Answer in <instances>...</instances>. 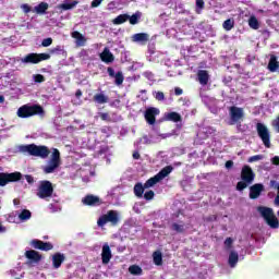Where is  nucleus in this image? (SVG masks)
<instances>
[{
    "instance_id": "obj_18",
    "label": "nucleus",
    "mask_w": 279,
    "mask_h": 279,
    "mask_svg": "<svg viewBox=\"0 0 279 279\" xmlns=\"http://www.w3.org/2000/svg\"><path fill=\"white\" fill-rule=\"evenodd\" d=\"M36 250H40L41 252H50V250H53V244H51V242L36 240Z\"/></svg>"
},
{
    "instance_id": "obj_50",
    "label": "nucleus",
    "mask_w": 279,
    "mask_h": 279,
    "mask_svg": "<svg viewBox=\"0 0 279 279\" xmlns=\"http://www.w3.org/2000/svg\"><path fill=\"white\" fill-rule=\"evenodd\" d=\"M258 160H263V155H254L248 158V162H257Z\"/></svg>"
},
{
    "instance_id": "obj_37",
    "label": "nucleus",
    "mask_w": 279,
    "mask_h": 279,
    "mask_svg": "<svg viewBox=\"0 0 279 279\" xmlns=\"http://www.w3.org/2000/svg\"><path fill=\"white\" fill-rule=\"evenodd\" d=\"M223 29H226V32H230L231 29L234 28V20L232 19H228L223 22L222 24Z\"/></svg>"
},
{
    "instance_id": "obj_40",
    "label": "nucleus",
    "mask_w": 279,
    "mask_h": 279,
    "mask_svg": "<svg viewBox=\"0 0 279 279\" xmlns=\"http://www.w3.org/2000/svg\"><path fill=\"white\" fill-rule=\"evenodd\" d=\"M64 51V49L62 48V46H56L54 48H51L48 50V53L51 56H60V53Z\"/></svg>"
},
{
    "instance_id": "obj_11",
    "label": "nucleus",
    "mask_w": 279,
    "mask_h": 279,
    "mask_svg": "<svg viewBox=\"0 0 279 279\" xmlns=\"http://www.w3.org/2000/svg\"><path fill=\"white\" fill-rule=\"evenodd\" d=\"M265 191V186L260 183H256L250 187V199H258L260 197V193Z\"/></svg>"
},
{
    "instance_id": "obj_58",
    "label": "nucleus",
    "mask_w": 279,
    "mask_h": 279,
    "mask_svg": "<svg viewBox=\"0 0 279 279\" xmlns=\"http://www.w3.org/2000/svg\"><path fill=\"white\" fill-rule=\"evenodd\" d=\"M271 162L272 165L279 166V157L278 156L272 157Z\"/></svg>"
},
{
    "instance_id": "obj_42",
    "label": "nucleus",
    "mask_w": 279,
    "mask_h": 279,
    "mask_svg": "<svg viewBox=\"0 0 279 279\" xmlns=\"http://www.w3.org/2000/svg\"><path fill=\"white\" fill-rule=\"evenodd\" d=\"M138 19H141V13H134L132 16L129 15V22L131 25H136L138 23Z\"/></svg>"
},
{
    "instance_id": "obj_32",
    "label": "nucleus",
    "mask_w": 279,
    "mask_h": 279,
    "mask_svg": "<svg viewBox=\"0 0 279 279\" xmlns=\"http://www.w3.org/2000/svg\"><path fill=\"white\" fill-rule=\"evenodd\" d=\"M129 271L132 276H143V268H141L138 265L130 266Z\"/></svg>"
},
{
    "instance_id": "obj_5",
    "label": "nucleus",
    "mask_w": 279,
    "mask_h": 279,
    "mask_svg": "<svg viewBox=\"0 0 279 279\" xmlns=\"http://www.w3.org/2000/svg\"><path fill=\"white\" fill-rule=\"evenodd\" d=\"M256 130L263 144L269 149V147H271V135L269 134V129H267L265 124L258 122L256 124Z\"/></svg>"
},
{
    "instance_id": "obj_13",
    "label": "nucleus",
    "mask_w": 279,
    "mask_h": 279,
    "mask_svg": "<svg viewBox=\"0 0 279 279\" xmlns=\"http://www.w3.org/2000/svg\"><path fill=\"white\" fill-rule=\"evenodd\" d=\"M107 73L109 75V77H114V84L117 86H121V84H123V81L125 80V77L123 76V72H118L114 74V69L109 68L107 69Z\"/></svg>"
},
{
    "instance_id": "obj_3",
    "label": "nucleus",
    "mask_w": 279,
    "mask_h": 279,
    "mask_svg": "<svg viewBox=\"0 0 279 279\" xmlns=\"http://www.w3.org/2000/svg\"><path fill=\"white\" fill-rule=\"evenodd\" d=\"M119 221H121V218H119V211L111 209L98 218L97 226L99 228H104L106 223H110L111 226H119Z\"/></svg>"
},
{
    "instance_id": "obj_43",
    "label": "nucleus",
    "mask_w": 279,
    "mask_h": 279,
    "mask_svg": "<svg viewBox=\"0 0 279 279\" xmlns=\"http://www.w3.org/2000/svg\"><path fill=\"white\" fill-rule=\"evenodd\" d=\"M155 196H156V193H154V191L149 190V191L145 192L144 199H146V202H151V199H154Z\"/></svg>"
},
{
    "instance_id": "obj_8",
    "label": "nucleus",
    "mask_w": 279,
    "mask_h": 279,
    "mask_svg": "<svg viewBox=\"0 0 279 279\" xmlns=\"http://www.w3.org/2000/svg\"><path fill=\"white\" fill-rule=\"evenodd\" d=\"M160 114V109L156 107H149L144 112V118L148 125H156V117Z\"/></svg>"
},
{
    "instance_id": "obj_24",
    "label": "nucleus",
    "mask_w": 279,
    "mask_h": 279,
    "mask_svg": "<svg viewBox=\"0 0 279 279\" xmlns=\"http://www.w3.org/2000/svg\"><path fill=\"white\" fill-rule=\"evenodd\" d=\"M228 263L231 268L236 267V263H239V253L236 251L230 252Z\"/></svg>"
},
{
    "instance_id": "obj_35",
    "label": "nucleus",
    "mask_w": 279,
    "mask_h": 279,
    "mask_svg": "<svg viewBox=\"0 0 279 279\" xmlns=\"http://www.w3.org/2000/svg\"><path fill=\"white\" fill-rule=\"evenodd\" d=\"M25 64H36V53H29L22 59Z\"/></svg>"
},
{
    "instance_id": "obj_27",
    "label": "nucleus",
    "mask_w": 279,
    "mask_h": 279,
    "mask_svg": "<svg viewBox=\"0 0 279 279\" xmlns=\"http://www.w3.org/2000/svg\"><path fill=\"white\" fill-rule=\"evenodd\" d=\"M93 99H94L95 104H100V105L108 104V101H109L108 96H106L104 93L94 95Z\"/></svg>"
},
{
    "instance_id": "obj_48",
    "label": "nucleus",
    "mask_w": 279,
    "mask_h": 279,
    "mask_svg": "<svg viewBox=\"0 0 279 279\" xmlns=\"http://www.w3.org/2000/svg\"><path fill=\"white\" fill-rule=\"evenodd\" d=\"M86 37L81 36L78 39H76V47H84L86 45Z\"/></svg>"
},
{
    "instance_id": "obj_38",
    "label": "nucleus",
    "mask_w": 279,
    "mask_h": 279,
    "mask_svg": "<svg viewBox=\"0 0 279 279\" xmlns=\"http://www.w3.org/2000/svg\"><path fill=\"white\" fill-rule=\"evenodd\" d=\"M19 219H21V221H27V219H32V211L27 209L22 210L19 215Z\"/></svg>"
},
{
    "instance_id": "obj_54",
    "label": "nucleus",
    "mask_w": 279,
    "mask_h": 279,
    "mask_svg": "<svg viewBox=\"0 0 279 279\" xmlns=\"http://www.w3.org/2000/svg\"><path fill=\"white\" fill-rule=\"evenodd\" d=\"M21 8L23 12H25V14H28V12H32V8L28 4H22Z\"/></svg>"
},
{
    "instance_id": "obj_61",
    "label": "nucleus",
    "mask_w": 279,
    "mask_h": 279,
    "mask_svg": "<svg viewBox=\"0 0 279 279\" xmlns=\"http://www.w3.org/2000/svg\"><path fill=\"white\" fill-rule=\"evenodd\" d=\"M40 260H43V255H40V253H36V263H40Z\"/></svg>"
},
{
    "instance_id": "obj_4",
    "label": "nucleus",
    "mask_w": 279,
    "mask_h": 279,
    "mask_svg": "<svg viewBox=\"0 0 279 279\" xmlns=\"http://www.w3.org/2000/svg\"><path fill=\"white\" fill-rule=\"evenodd\" d=\"M37 195L40 197V199L51 197L53 195V183L47 180L40 181Z\"/></svg>"
},
{
    "instance_id": "obj_28",
    "label": "nucleus",
    "mask_w": 279,
    "mask_h": 279,
    "mask_svg": "<svg viewBox=\"0 0 279 279\" xmlns=\"http://www.w3.org/2000/svg\"><path fill=\"white\" fill-rule=\"evenodd\" d=\"M145 189H147V187H145V185H143V183H136L134 185V195L136 197H143V193H145Z\"/></svg>"
},
{
    "instance_id": "obj_23",
    "label": "nucleus",
    "mask_w": 279,
    "mask_h": 279,
    "mask_svg": "<svg viewBox=\"0 0 279 279\" xmlns=\"http://www.w3.org/2000/svg\"><path fill=\"white\" fill-rule=\"evenodd\" d=\"M278 69H279L278 57L271 56L268 62V70L270 71V73H276Z\"/></svg>"
},
{
    "instance_id": "obj_25",
    "label": "nucleus",
    "mask_w": 279,
    "mask_h": 279,
    "mask_svg": "<svg viewBox=\"0 0 279 279\" xmlns=\"http://www.w3.org/2000/svg\"><path fill=\"white\" fill-rule=\"evenodd\" d=\"M166 119L167 121H172L173 123H180V121H182V116L175 111H172L166 116Z\"/></svg>"
},
{
    "instance_id": "obj_60",
    "label": "nucleus",
    "mask_w": 279,
    "mask_h": 279,
    "mask_svg": "<svg viewBox=\"0 0 279 279\" xmlns=\"http://www.w3.org/2000/svg\"><path fill=\"white\" fill-rule=\"evenodd\" d=\"M270 186H271V189H278V182H276V180H271Z\"/></svg>"
},
{
    "instance_id": "obj_6",
    "label": "nucleus",
    "mask_w": 279,
    "mask_h": 279,
    "mask_svg": "<svg viewBox=\"0 0 279 279\" xmlns=\"http://www.w3.org/2000/svg\"><path fill=\"white\" fill-rule=\"evenodd\" d=\"M229 114H230V125H235V123H241L243 119L245 118V112L243 111V108L232 106L229 108Z\"/></svg>"
},
{
    "instance_id": "obj_30",
    "label": "nucleus",
    "mask_w": 279,
    "mask_h": 279,
    "mask_svg": "<svg viewBox=\"0 0 279 279\" xmlns=\"http://www.w3.org/2000/svg\"><path fill=\"white\" fill-rule=\"evenodd\" d=\"M129 19V14H120L113 20V25H123V23H126Z\"/></svg>"
},
{
    "instance_id": "obj_59",
    "label": "nucleus",
    "mask_w": 279,
    "mask_h": 279,
    "mask_svg": "<svg viewBox=\"0 0 279 279\" xmlns=\"http://www.w3.org/2000/svg\"><path fill=\"white\" fill-rule=\"evenodd\" d=\"M133 158H134V160H141V153L134 151L133 153Z\"/></svg>"
},
{
    "instance_id": "obj_19",
    "label": "nucleus",
    "mask_w": 279,
    "mask_h": 279,
    "mask_svg": "<svg viewBox=\"0 0 279 279\" xmlns=\"http://www.w3.org/2000/svg\"><path fill=\"white\" fill-rule=\"evenodd\" d=\"M198 82L202 84V86L208 85V80H210V76L208 75V71L206 70H199L197 73Z\"/></svg>"
},
{
    "instance_id": "obj_20",
    "label": "nucleus",
    "mask_w": 279,
    "mask_h": 279,
    "mask_svg": "<svg viewBox=\"0 0 279 279\" xmlns=\"http://www.w3.org/2000/svg\"><path fill=\"white\" fill-rule=\"evenodd\" d=\"M171 171H173V166H166L165 168H162L157 174V179H159V182L161 180H165V178H167Z\"/></svg>"
},
{
    "instance_id": "obj_41",
    "label": "nucleus",
    "mask_w": 279,
    "mask_h": 279,
    "mask_svg": "<svg viewBox=\"0 0 279 279\" xmlns=\"http://www.w3.org/2000/svg\"><path fill=\"white\" fill-rule=\"evenodd\" d=\"M25 256L31 263H36V251L35 250L26 251Z\"/></svg>"
},
{
    "instance_id": "obj_56",
    "label": "nucleus",
    "mask_w": 279,
    "mask_h": 279,
    "mask_svg": "<svg viewBox=\"0 0 279 279\" xmlns=\"http://www.w3.org/2000/svg\"><path fill=\"white\" fill-rule=\"evenodd\" d=\"M81 36H83L82 33H80L77 31L72 33V38H75V40H77Z\"/></svg>"
},
{
    "instance_id": "obj_52",
    "label": "nucleus",
    "mask_w": 279,
    "mask_h": 279,
    "mask_svg": "<svg viewBox=\"0 0 279 279\" xmlns=\"http://www.w3.org/2000/svg\"><path fill=\"white\" fill-rule=\"evenodd\" d=\"M45 82V76L43 74H36V83L43 84Z\"/></svg>"
},
{
    "instance_id": "obj_34",
    "label": "nucleus",
    "mask_w": 279,
    "mask_h": 279,
    "mask_svg": "<svg viewBox=\"0 0 279 279\" xmlns=\"http://www.w3.org/2000/svg\"><path fill=\"white\" fill-rule=\"evenodd\" d=\"M158 182H160V179L157 175H155L144 183V189H151V186L158 184Z\"/></svg>"
},
{
    "instance_id": "obj_47",
    "label": "nucleus",
    "mask_w": 279,
    "mask_h": 279,
    "mask_svg": "<svg viewBox=\"0 0 279 279\" xmlns=\"http://www.w3.org/2000/svg\"><path fill=\"white\" fill-rule=\"evenodd\" d=\"M232 243H234V240L232 238H227L225 240L226 250H232Z\"/></svg>"
},
{
    "instance_id": "obj_9",
    "label": "nucleus",
    "mask_w": 279,
    "mask_h": 279,
    "mask_svg": "<svg viewBox=\"0 0 279 279\" xmlns=\"http://www.w3.org/2000/svg\"><path fill=\"white\" fill-rule=\"evenodd\" d=\"M34 116H36V105H33L31 107L24 105L17 110V117H20V119H29V117Z\"/></svg>"
},
{
    "instance_id": "obj_36",
    "label": "nucleus",
    "mask_w": 279,
    "mask_h": 279,
    "mask_svg": "<svg viewBox=\"0 0 279 279\" xmlns=\"http://www.w3.org/2000/svg\"><path fill=\"white\" fill-rule=\"evenodd\" d=\"M153 260H154L155 265H157V266L162 265V253H160V251L154 252Z\"/></svg>"
},
{
    "instance_id": "obj_17",
    "label": "nucleus",
    "mask_w": 279,
    "mask_h": 279,
    "mask_svg": "<svg viewBox=\"0 0 279 279\" xmlns=\"http://www.w3.org/2000/svg\"><path fill=\"white\" fill-rule=\"evenodd\" d=\"M22 154H28L29 156H36V144L22 145L19 147Z\"/></svg>"
},
{
    "instance_id": "obj_45",
    "label": "nucleus",
    "mask_w": 279,
    "mask_h": 279,
    "mask_svg": "<svg viewBox=\"0 0 279 279\" xmlns=\"http://www.w3.org/2000/svg\"><path fill=\"white\" fill-rule=\"evenodd\" d=\"M51 45H53V38L51 37L45 38L41 41V47H51Z\"/></svg>"
},
{
    "instance_id": "obj_44",
    "label": "nucleus",
    "mask_w": 279,
    "mask_h": 279,
    "mask_svg": "<svg viewBox=\"0 0 279 279\" xmlns=\"http://www.w3.org/2000/svg\"><path fill=\"white\" fill-rule=\"evenodd\" d=\"M101 121H107V123H110L112 121V119L110 118V113L108 112H100L98 113Z\"/></svg>"
},
{
    "instance_id": "obj_1",
    "label": "nucleus",
    "mask_w": 279,
    "mask_h": 279,
    "mask_svg": "<svg viewBox=\"0 0 279 279\" xmlns=\"http://www.w3.org/2000/svg\"><path fill=\"white\" fill-rule=\"evenodd\" d=\"M50 154L51 156L50 159L47 161V165L40 167L43 173H45L46 175H49V173H56V171L60 169V165H62V157L58 148L49 149V147L45 145L36 146L37 158H41V160H47Z\"/></svg>"
},
{
    "instance_id": "obj_49",
    "label": "nucleus",
    "mask_w": 279,
    "mask_h": 279,
    "mask_svg": "<svg viewBox=\"0 0 279 279\" xmlns=\"http://www.w3.org/2000/svg\"><path fill=\"white\" fill-rule=\"evenodd\" d=\"M36 114L37 117H45V109L40 105H36Z\"/></svg>"
},
{
    "instance_id": "obj_53",
    "label": "nucleus",
    "mask_w": 279,
    "mask_h": 279,
    "mask_svg": "<svg viewBox=\"0 0 279 279\" xmlns=\"http://www.w3.org/2000/svg\"><path fill=\"white\" fill-rule=\"evenodd\" d=\"M102 1L104 0H93L90 7L92 8H99V5H101Z\"/></svg>"
},
{
    "instance_id": "obj_2",
    "label": "nucleus",
    "mask_w": 279,
    "mask_h": 279,
    "mask_svg": "<svg viewBox=\"0 0 279 279\" xmlns=\"http://www.w3.org/2000/svg\"><path fill=\"white\" fill-rule=\"evenodd\" d=\"M257 211L260 217H263L264 221H266L267 226L274 229L279 228V220L271 207L259 206L257 207Z\"/></svg>"
},
{
    "instance_id": "obj_26",
    "label": "nucleus",
    "mask_w": 279,
    "mask_h": 279,
    "mask_svg": "<svg viewBox=\"0 0 279 279\" xmlns=\"http://www.w3.org/2000/svg\"><path fill=\"white\" fill-rule=\"evenodd\" d=\"M134 43H147L149 35L147 33H137L133 35Z\"/></svg>"
},
{
    "instance_id": "obj_57",
    "label": "nucleus",
    "mask_w": 279,
    "mask_h": 279,
    "mask_svg": "<svg viewBox=\"0 0 279 279\" xmlns=\"http://www.w3.org/2000/svg\"><path fill=\"white\" fill-rule=\"evenodd\" d=\"M182 93H184V90H182V88H180V87L174 88V95H177V97H180V95H182Z\"/></svg>"
},
{
    "instance_id": "obj_55",
    "label": "nucleus",
    "mask_w": 279,
    "mask_h": 279,
    "mask_svg": "<svg viewBox=\"0 0 279 279\" xmlns=\"http://www.w3.org/2000/svg\"><path fill=\"white\" fill-rule=\"evenodd\" d=\"M225 167L226 169H232V167H234V161L232 160L226 161Z\"/></svg>"
},
{
    "instance_id": "obj_46",
    "label": "nucleus",
    "mask_w": 279,
    "mask_h": 279,
    "mask_svg": "<svg viewBox=\"0 0 279 279\" xmlns=\"http://www.w3.org/2000/svg\"><path fill=\"white\" fill-rule=\"evenodd\" d=\"M247 184H250V183H247L245 181H239L236 183V191H245V187L247 186Z\"/></svg>"
},
{
    "instance_id": "obj_12",
    "label": "nucleus",
    "mask_w": 279,
    "mask_h": 279,
    "mask_svg": "<svg viewBox=\"0 0 279 279\" xmlns=\"http://www.w3.org/2000/svg\"><path fill=\"white\" fill-rule=\"evenodd\" d=\"M82 203L84 206H101V198H99V196L88 194L82 199Z\"/></svg>"
},
{
    "instance_id": "obj_64",
    "label": "nucleus",
    "mask_w": 279,
    "mask_h": 279,
    "mask_svg": "<svg viewBox=\"0 0 279 279\" xmlns=\"http://www.w3.org/2000/svg\"><path fill=\"white\" fill-rule=\"evenodd\" d=\"M81 96H82V89H77L75 93V97H77V99H80Z\"/></svg>"
},
{
    "instance_id": "obj_15",
    "label": "nucleus",
    "mask_w": 279,
    "mask_h": 279,
    "mask_svg": "<svg viewBox=\"0 0 279 279\" xmlns=\"http://www.w3.org/2000/svg\"><path fill=\"white\" fill-rule=\"evenodd\" d=\"M64 260H66V256H64V254L54 253L52 255V267H53V269H60V267H62V263H64Z\"/></svg>"
},
{
    "instance_id": "obj_63",
    "label": "nucleus",
    "mask_w": 279,
    "mask_h": 279,
    "mask_svg": "<svg viewBox=\"0 0 279 279\" xmlns=\"http://www.w3.org/2000/svg\"><path fill=\"white\" fill-rule=\"evenodd\" d=\"M207 221H217V216H209Z\"/></svg>"
},
{
    "instance_id": "obj_22",
    "label": "nucleus",
    "mask_w": 279,
    "mask_h": 279,
    "mask_svg": "<svg viewBox=\"0 0 279 279\" xmlns=\"http://www.w3.org/2000/svg\"><path fill=\"white\" fill-rule=\"evenodd\" d=\"M170 228L172 232H177L178 234H184L186 232V227L182 221L180 223L173 222Z\"/></svg>"
},
{
    "instance_id": "obj_29",
    "label": "nucleus",
    "mask_w": 279,
    "mask_h": 279,
    "mask_svg": "<svg viewBox=\"0 0 279 279\" xmlns=\"http://www.w3.org/2000/svg\"><path fill=\"white\" fill-rule=\"evenodd\" d=\"M248 26L251 29H259L260 22H258V19H256V15H251L248 19Z\"/></svg>"
},
{
    "instance_id": "obj_21",
    "label": "nucleus",
    "mask_w": 279,
    "mask_h": 279,
    "mask_svg": "<svg viewBox=\"0 0 279 279\" xmlns=\"http://www.w3.org/2000/svg\"><path fill=\"white\" fill-rule=\"evenodd\" d=\"M77 5V1H72V0H65L63 3L59 4L57 8L58 10H63L66 12V10H73Z\"/></svg>"
},
{
    "instance_id": "obj_14",
    "label": "nucleus",
    "mask_w": 279,
    "mask_h": 279,
    "mask_svg": "<svg viewBox=\"0 0 279 279\" xmlns=\"http://www.w3.org/2000/svg\"><path fill=\"white\" fill-rule=\"evenodd\" d=\"M111 259H112V251L110 250V245L105 244L102 246V252H101L102 265H108V263H110Z\"/></svg>"
},
{
    "instance_id": "obj_16",
    "label": "nucleus",
    "mask_w": 279,
    "mask_h": 279,
    "mask_svg": "<svg viewBox=\"0 0 279 279\" xmlns=\"http://www.w3.org/2000/svg\"><path fill=\"white\" fill-rule=\"evenodd\" d=\"M100 60L106 64H110L111 62H114V54L110 52V49L105 48L104 51L100 53Z\"/></svg>"
},
{
    "instance_id": "obj_39",
    "label": "nucleus",
    "mask_w": 279,
    "mask_h": 279,
    "mask_svg": "<svg viewBox=\"0 0 279 279\" xmlns=\"http://www.w3.org/2000/svg\"><path fill=\"white\" fill-rule=\"evenodd\" d=\"M204 8H206V2L204 0H196L195 13L202 14Z\"/></svg>"
},
{
    "instance_id": "obj_51",
    "label": "nucleus",
    "mask_w": 279,
    "mask_h": 279,
    "mask_svg": "<svg viewBox=\"0 0 279 279\" xmlns=\"http://www.w3.org/2000/svg\"><path fill=\"white\" fill-rule=\"evenodd\" d=\"M155 99H157V101H165V93L162 92H157Z\"/></svg>"
},
{
    "instance_id": "obj_7",
    "label": "nucleus",
    "mask_w": 279,
    "mask_h": 279,
    "mask_svg": "<svg viewBox=\"0 0 279 279\" xmlns=\"http://www.w3.org/2000/svg\"><path fill=\"white\" fill-rule=\"evenodd\" d=\"M23 174L21 172H0V186H7L10 182H20Z\"/></svg>"
},
{
    "instance_id": "obj_10",
    "label": "nucleus",
    "mask_w": 279,
    "mask_h": 279,
    "mask_svg": "<svg viewBox=\"0 0 279 279\" xmlns=\"http://www.w3.org/2000/svg\"><path fill=\"white\" fill-rule=\"evenodd\" d=\"M254 178H256V174H254L252 167L244 166L241 171V180L246 182V184H252L254 182Z\"/></svg>"
},
{
    "instance_id": "obj_33",
    "label": "nucleus",
    "mask_w": 279,
    "mask_h": 279,
    "mask_svg": "<svg viewBox=\"0 0 279 279\" xmlns=\"http://www.w3.org/2000/svg\"><path fill=\"white\" fill-rule=\"evenodd\" d=\"M45 60H51V54L49 52L36 53V64L45 62Z\"/></svg>"
},
{
    "instance_id": "obj_62",
    "label": "nucleus",
    "mask_w": 279,
    "mask_h": 279,
    "mask_svg": "<svg viewBox=\"0 0 279 279\" xmlns=\"http://www.w3.org/2000/svg\"><path fill=\"white\" fill-rule=\"evenodd\" d=\"M26 181L28 182V184H33L34 178L32 175H26Z\"/></svg>"
},
{
    "instance_id": "obj_31",
    "label": "nucleus",
    "mask_w": 279,
    "mask_h": 279,
    "mask_svg": "<svg viewBox=\"0 0 279 279\" xmlns=\"http://www.w3.org/2000/svg\"><path fill=\"white\" fill-rule=\"evenodd\" d=\"M49 10V3L47 2H40L36 7V14H47V11Z\"/></svg>"
}]
</instances>
